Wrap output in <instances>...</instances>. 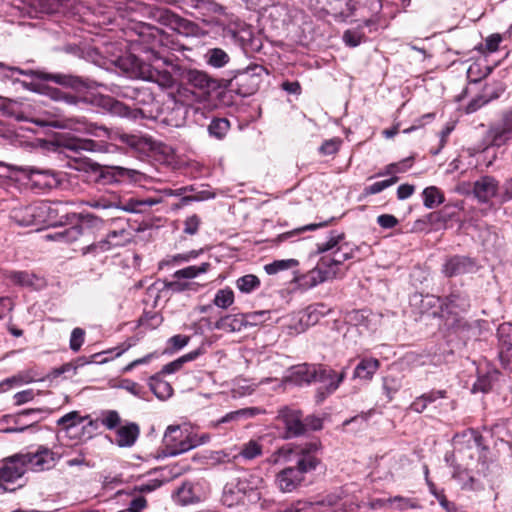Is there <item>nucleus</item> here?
<instances>
[{
	"label": "nucleus",
	"mask_w": 512,
	"mask_h": 512,
	"mask_svg": "<svg viewBox=\"0 0 512 512\" xmlns=\"http://www.w3.org/2000/svg\"><path fill=\"white\" fill-rule=\"evenodd\" d=\"M462 437H468V453L459 449L461 463H452V478L458 481L463 490H480L482 479L489 472V449L482 444V436L475 430H468Z\"/></svg>",
	"instance_id": "f257e3e1"
},
{
	"label": "nucleus",
	"mask_w": 512,
	"mask_h": 512,
	"mask_svg": "<svg viewBox=\"0 0 512 512\" xmlns=\"http://www.w3.org/2000/svg\"><path fill=\"white\" fill-rule=\"evenodd\" d=\"M321 445L318 442L307 443L304 446H284L274 453L269 461L278 463L283 461H294L296 467H287L277 475V484L284 492H291L296 489L304 480V474L315 470L320 463L316 456Z\"/></svg>",
	"instance_id": "f03ea898"
},
{
	"label": "nucleus",
	"mask_w": 512,
	"mask_h": 512,
	"mask_svg": "<svg viewBox=\"0 0 512 512\" xmlns=\"http://www.w3.org/2000/svg\"><path fill=\"white\" fill-rule=\"evenodd\" d=\"M345 234L333 230L329 238L324 243L317 244V254L331 252V255H324L322 258L329 267L336 272L338 276L340 266L347 260L354 257V248L348 242H345Z\"/></svg>",
	"instance_id": "7ed1b4c3"
},
{
	"label": "nucleus",
	"mask_w": 512,
	"mask_h": 512,
	"mask_svg": "<svg viewBox=\"0 0 512 512\" xmlns=\"http://www.w3.org/2000/svg\"><path fill=\"white\" fill-rule=\"evenodd\" d=\"M148 61L147 67L144 68L143 80L154 82L162 88H171L175 84V79L171 71L163 68V66H170L173 72H180L181 67L173 64L169 58L162 57L159 52L149 49L146 51Z\"/></svg>",
	"instance_id": "20e7f679"
},
{
	"label": "nucleus",
	"mask_w": 512,
	"mask_h": 512,
	"mask_svg": "<svg viewBox=\"0 0 512 512\" xmlns=\"http://www.w3.org/2000/svg\"><path fill=\"white\" fill-rule=\"evenodd\" d=\"M27 470L22 453L4 458L0 464V492H12L23 486Z\"/></svg>",
	"instance_id": "39448f33"
},
{
	"label": "nucleus",
	"mask_w": 512,
	"mask_h": 512,
	"mask_svg": "<svg viewBox=\"0 0 512 512\" xmlns=\"http://www.w3.org/2000/svg\"><path fill=\"white\" fill-rule=\"evenodd\" d=\"M152 100V93L146 88H141L139 89V96L137 97L133 107H129L128 105L109 96L101 97L99 104L116 116L138 119L144 117V112L141 109V106L150 103Z\"/></svg>",
	"instance_id": "423d86ee"
},
{
	"label": "nucleus",
	"mask_w": 512,
	"mask_h": 512,
	"mask_svg": "<svg viewBox=\"0 0 512 512\" xmlns=\"http://www.w3.org/2000/svg\"><path fill=\"white\" fill-rule=\"evenodd\" d=\"M23 75L31 78H37L43 81H52L58 85L64 87H70L73 89H79L82 87H86L87 84L85 80L81 77L74 76L71 74L64 73H47L43 71H36L32 69L24 70L15 66L11 67V74H9V80L13 82H17L18 78L15 75Z\"/></svg>",
	"instance_id": "0eeeda50"
},
{
	"label": "nucleus",
	"mask_w": 512,
	"mask_h": 512,
	"mask_svg": "<svg viewBox=\"0 0 512 512\" xmlns=\"http://www.w3.org/2000/svg\"><path fill=\"white\" fill-rule=\"evenodd\" d=\"M164 457L177 456L196 447L198 443L186 435L180 426L170 425L167 427L163 437Z\"/></svg>",
	"instance_id": "6e6552de"
},
{
	"label": "nucleus",
	"mask_w": 512,
	"mask_h": 512,
	"mask_svg": "<svg viewBox=\"0 0 512 512\" xmlns=\"http://www.w3.org/2000/svg\"><path fill=\"white\" fill-rule=\"evenodd\" d=\"M144 9L146 11L147 16L150 19L164 26H167L175 31L189 32L192 30L193 23L191 21L180 17L179 15H177L176 13L167 8L157 6H146Z\"/></svg>",
	"instance_id": "1a4fd4ad"
},
{
	"label": "nucleus",
	"mask_w": 512,
	"mask_h": 512,
	"mask_svg": "<svg viewBox=\"0 0 512 512\" xmlns=\"http://www.w3.org/2000/svg\"><path fill=\"white\" fill-rule=\"evenodd\" d=\"M336 272L321 257L317 265L305 274L294 277V281L303 289H311L325 281L336 278Z\"/></svg>",
	"instance_id": "9d476101"
},
{
	"label": "nucleus",
	"mask_w": 512,
	"mask_h": 512,
	"mask_svg": "<svg viewBox=\"0 0 512 512\" xmlns=\"http://www.w3.org/2000/svg\"><path fill=\"white\" fill-rule=\"evenodd\" d=\"M28 469L41 472L53 468L56 464V454L45 446H39L33 452L22 453Z\"/></svg>",
	"instance_id": "9b49d317"
},
{
	"label": "nucleus",
	"mask_w": 512,
	"mask_h": 512,
	"mask_svg": "<svg viewBox=\"0 0 512 512\" xmlns=\"http://www.w3.org/2000/svg\"><path fill=\"white\" fill-rule=\"evenodd\" d=\"M180 76L186 84L198 89L204 94H210L218 88L217 80L201 70L181 69Z\"/></svg>",
	"instance_id": "f8f14e48"
},
{
	"label": "nucleus",
	"mask_w": 512,
	"mask_h": 512,
	"mask_svg": "<svg viewBox=\"0 0 512 512\" xmlns=\"http://www.w3.org/2000/svg\"><path fill=\"white\" fill-rule=\"evenodd\" d=\"M43 204L20 205L10 211V218L19 226H31L44 221Z\"/></svg>",
	"instance_id": "ddd939ff"
},
{
	"label": "nucleus",
	"mask_w": 512,
	"mask_h": 512,
	"mask_svg": "<svg viewBox=\"0 0 512 512\" xmlns=\"http://www.w3.org/2000/svg\"><path fill=\"white\" fill-rule=\"evenodd\" d=\"M84 130L87 134L96 138H103L112 141L119 140L120 142L130 147H138L140 142L139 138L135 135L121 133L119 131L109 129L105 126H100L95 123H85Z\"/></svg>",
	"instance_id": "4468645a"
},
{
	"label": "nucleus",
	"mask_w": 512,
	"mask_h": 512,
	"mask_svg": "<svg viewBox=\"0 0 512 512\" xmlns=\"http://www.w3.org/2000/svg\"><path fill=\"white\" fill-rule=\"evenodd\" d=\"M44 410L41 408L25 409L15 415H6L4 418L7 423H13L14 426L9 427L5 430L8 433L23 432L29 427L36 424Z\"/></svg>",
	"instance_id": "2eb2a0df"
},
{
	"label": "nucleus",
	"mask_w": 512,
	"mask_h": 512,
	"mask_svg": "<svg viewBox=\"0 0 512 512\" xmlns=\"http://www.w3.org/2000/svg\"><path fill=\"white\" fill-rule=\"evenodd\" d=\"M499 358L502 365L512 371V324L502 323L497 329Z\"/></svg>",
	"instance_id": "dca6fc26"
},
{
	"label": "nucleus",
	"mask_w": 512,
	"mask_h": 512,
	"mask_svg": "<svg viewBox=\"0 0 512 512\" xmlns=\"http://www.w3.org/2000/svg\"><path fill=\"white\" fill-rule=\"evenodd\" d=\"M256 321V313L227 315L216 322V328L225 332H240L252 327Z\"/></svg>",
	"instance_id": "f3484780"
},
{
	"label": "nucleus",
	"mask_w": 512,
	"mask_h": 512,
	"mask_svg": "<svg viewBox=\"0 0 512 512\" xmlns=\"http://www.w3.org/2000/svg\"><path fill=\"white\" fill-rule=\"evenodd\" d=\"M498 191L499 181L490 175L481 176L473 183V194L482 204L489 203L497 196Z\"/></svg>",
	"instance_id": "a211bd4d"
},
{
	"label": "nucleus",
	"mask_w": 512,
	"mask_h": 512,
	"mask_svg": "<svg viewBox=\"0 0 512 512\" xmlns=\"http://www.w3.org/2000/svg\"><path fill=\"white\" fill-rule=\"evenodd\" d=\"M29 180L32 187L37 189H47L55 187L58 183L56 174L49 169H41L37 167H25L22 169Z\"/></svg>",
	"instance_id": "6ab92c4d"
},
{
	"label": "nucleus",
	"mask_w": 512,
	"mask_h": 512,
	"mask_svg": "<svg viewBox=\"0 0 512 512\" xmlns=\"http://www.w3.org/2000/svg\"><path fill=\"white\" fill-rule=\"evenodd\" d=\"M447 398L448 391L446 389H431L414 398L408 406V410L422 414L429 406L435 405L439 400Z\"/></svg>",
	"instance_id": "aec40b11"
},
{
	"label": "nucleus",
	"mask_w": 512,
	"mask_h": 512,
	"mask_svg": "<svg viewBox=\"0 0 512 512\" xmlns=\"http://www.w3.org/2000/svg\"><path fill=\"white\" fill-rule=\"evenodd\" d=\"M280 417L289 437L304 435V418L301 410L285 407L280 411Z\"/></svg>",
	"instance_id": "412c9836"
},
{
	"label": "nucleus",
	"mask_w": 512,
	"mask_h": 512,
	"mask_svg": "<svg viewBox=\"0 0 512 512\" xmlns=\"http://www.w3.org/2000/svg\"><path fill=\"white\" fill-rule=\"evenodd\" d=\"M475 267L476 262L474 259L467 256L455 255L445 261L442 272L446 277L451 278L469 273L473 271Z\"/></svg>",
	"instance_id": "4be33fe9"
},
{
	"label": "nucleus",
	"mask_w": 512,
	"mask_h": 512,
	"mask_svg": "<svg viewBox=\"0 0 512 512\" xmlns=\"http://www.w3.org/2000/svg\"><path fill=\"white\" fill-rule=\"evenodd\" d=\"M436 300L440 303L442 313L458 314L470 307L468 296L459 291H453L443 298L437 297Z\"/></svg>",
	"instance_id": "5701e85b"
},
{
	"label": "nucleus",
	"mask_w": 512,
	"mask_h": 512,
	"mask_svg": "<svg viewBox=\"0 0 512 512\" xmlns=\"http://www.w3.org/2000/svg\"><path fill=\"white\" fill-rule=\"evenodd\" d=\"M115 64L128 77L142 80L144 78V68L148 65L146 61L139 59L133 54L120 56Z\"/></svg>",
	"instance_id": "b1692460"
},
{
	"label": "nucleus",
	"mask_w": 512,
	"mask_h": 512,
	"mask_svg": "<svg viewBox=\"0 0 512 512\" xmlns=\"http://www.w3.org/2000/svg\"><path fill=\"white\" fill-rule=\"evenodd\" d=\"M488 137L492 146L501 147L512 139V114L490 127Z\"/></svg>",
	"instance_id": "393cba45"
},
{
	"label": "nucleus",
	"mask_w": 512,
	"mask_h": 512,
	"mask_svg": "<svg viewBox=\"0 0 512 512\" xmlns=\"http://www.w3.org/2000/svg\"><path fill=\"white\" fill-rule=\"evenodd\" d=\"M346 377V372L343 370L340 373L336 372L331 368H325L321 365H316V377L315 382H320L326 385L328 393H332L337 390L339 385Z\"/></svg>",
	"instance_id": "a878e982"
},
{
	"label": "nucleus",
	"mask_w": 512,
	"mask_h": 512,
	"mask_svg": "<svg viewBox=\"0 0 512 512\" xmlns=\"http://www.w3.org/2000/svg\"><path fill=\"white\" fill-rule=\"evenodd\" d=\"M62 147L72 154H80L82 151L99 152L104 150L102 142H96L91 139L71 138L63 140Z\"/></svg>",
	"instance_id": "bb28decb"
},
{
	"label": "nucleus",
	"mask_w": 512,
	"mask_h": 512,
	"mask_svg": "<svg viewBox=\"0 0 512 512\" xmlns=\"http://www.w3.org/2000/svg\"><path fill=\"white\" fill-rule=\"evenodd\" d=\"M140 434V427L135 422H126L116 430L115 443L119 447H131L135 444Z\"/></svg>",
	"instance_id": "cd10ccee"
},
{
	"label": "nucleus",
	"mask_w": 512,
	"mask_h": 512,
	"mask_svg": "<svg viewBox=\"0 0 512 512\" xmlns=\"http://www.w3.org/2000/svg\"><path fill=\"white\" fill-rule=\"evenodd\" d=\"M316 365L301 364L293 367L287 380L297 386L309 385L315 382Z\"/></svg>",
	"instance_id": "c85d7f7f"
},
{
	"label": "nucleus",
	"mask_w": 512,
	"mask_h": 512,
	"mask_svg": "<svg viewBox=\"0 0 512 512\" xmlns=\"http://www.w3.org/2000/svg\"><path fill=\"white\" fill-rule=\"evenodd\" d=\"M175 501L181 505L199 502L201 499L200 487L193 482H184L175 492Z\"/></svg>",
	"instance_id": "c756f323"
},
{
	"label": "nucleus",
	"mask_w": 512,
	"mask_h": 512,
	"mask_svg": "<svg viewBox=\"0 0 512 512\" xmlns=\"http://www.w3.org/2000/svg\"><path fill=\"white\" fill-rule=\"evenodd\" d=\"M230 32L234 40L239 43L244 52L248 53L249 48L253 45V27L245 23H239L236 24L234 28H231Z\"/></svg>",
	"instance_id": "7c9ffc66"
},
{
	"label": "nucleus",
	"mask_w": 512,
	"mask_h": 512,
	"mask_svg": "<svg viewBox=\"0 0 512 512\" xmlns=\"http://www.w3.org/2000/svg\"><path fill=\"white\" fill-rule=\"evenodd\" d=\"M384 504L400 512L422 509V505L417 498L404 497L401 495L388 498L385 500Z\"/></svg>",
	"instance_id": "2f4dec72"
},
{
	"label": "nucleus",
	"mask_w": 512,
	"mask_h": 512,
	"mask_svg": "<svg viewBox=\"0 0 512 512\" xmlns=\"http://www.w3.org/2000/svg\"><path fill=\"white\" fill-rule=\"evenodd\" d=\"M380 367V362L376 358L362 359L354 370V378L371 380Z\"/></svg>",
	"instance_id": "473e14b6"
},
{
	"label": "nucleus",
	"mask_w": 512,
	"mask_h": 512,
	"mask_svg": "<svg viewBox=\"0 0 512 512\" xmlns=\"http://www.w3.org/2000/svg\"><path fill=\"white\" fill-rule=\"evenodd\" d=\"M230 483L237 484L236 489L240 490L245 498L249 497V495L253 493L256 488L254 474L246 470L239 471L237 477Z\"/></svg>",
	"instance_id": "72a5a7b5"
},
{
	"label": "nucleus",
	"mask_w": 512,
	"mask_h": 512,
	"mask_svg": "<svg viewBox=\"0 0 512 512\" xmlns=\"http://www.w3.org/2000/svg\"><path fill=\"white\" fill-rule=\"evenodd\" d=\"M82 233H83L82 227L79 225H74V226L64 229L63 231L47 234L46 238L48 240L61 242V243H73L80 238Z\"/></svg>",
	"instance_id": "f704fd0d"
},
{
	"label": "nucleus",
	"mask_w": 512,
	"mask_h": 512,
	"mask_svg": "<svg viewBox=\"0 0 512 512\" xmlns=\"http://www.w3.org/2000/svg\"><path fill=\"white\" fill-rule=\"evenodd\" d=\"M71 0H32V5L39 8L40 12L52 14L64 12L69 7Z\"/></svg>",
	"instance_id": "c9c22d12"
},
{
	"label": "nucleus",
	"mask_w": 512,
	"mask_h": 512,
	"mask_svg": "<svg viewBox=\"0 0 512 512\" xmlns=\"http://www.w3.org/2000/svg\"><path fill=\"white\" fill-rule=\"evenodd\" d=\"M237 484H231L228 482L223 489L222 494V503L227 507H233L238 504L245 503V497L240 492V490L236 489Z\"/></svg>",
	"instance_id": "e433bc0d"
},
{
	"label": "nucleus",
	"mask_w": 512,
	"mask_h": 512,
	"mask_svg": "<svg viewBox=\"0 0 512 512\" xmlns=\"http://www.w3.org/2000/svg\"><path fill=\"white\" fill-rule=\"evenodd\" d=\"M149 387L153 394L160 400L169 398L173 393L171 385L168 382L160 379L159 375L150 377Z\"/></svg>",
	"instance_id": "4c0bfd02"
},
{
	"label": "nucleus",
	"mask_w": 512,
	"mask_h": 512,
	"mask_svg": "<svg viewBox=\"0 0 512 512\" xmlns=\"http://www.w3.org/2000/svg\"><path fill=\"white\" fill-rule=\"evenodd\" d=\"M107 173L111 174V176L115 179V181H121L123 179H128L133 182H139L143 174L134 169H128L121 166H110L107 167Z\"/></svg>",
	"instance_id": "58836bf2"
},
{
	"label": "nucleus",
	"mask_w": 512,
	"mask_h": 512,
	"mask_svg": "<svg viewBox=\"0 0 512 512\" xmlns=\"http://www.w3.org/2000/svg\"><path fill=\"white\" fill-rule=\"evenodd\" d=\"M157 203L156 200L153 199H136V198H130L126 202H122L119 199V205H117L115 208L123 210L125 212L130 213H140L142 212V207H151Z\"/></svg>",
	"instance_id": "ea45409f"
},
{
	"label": "nucleus",
	"mask_w": 512,
	"mask_h": 512,
	"mask_svg": "<svg viewBox=\"0 0 512 512\" xmlns=\"http://www.w3.org/2000/svg\"><path fill=\"white\" fill-rule=\"evenodd\" d=\"M334 220V218H331L329 220H325V221H321L319 223H313V224H308V225H305L303 227H300V228H296L294 230H291V231H288V232H285V233H282V234H279L277 236V238L275 240H273V242L275 243H280V242H283V241H287V240H290L292 238H294L295 236H298L300 233L302 232H305V231H313V230H316L318 228H322V227H326L328 226L332 221Z\"/></svg>",
	"instance_id": "a19ab883"
},
{
	"label": "nucleus",
	"mask_w": 512,
	"mask_h": 512,
	"mask_svg": "<svg viewBox=\"0 0 512 512\" xmlns=\"http://www.w3.org/2000/svg\"><path fill=\"white\" fill-rule=\"evenodd\" d=\"M422 196L424 206L429 209L442 204L445 200L444 194L436 186L426 187L422 192Z\"/></svg>",
	"instance_id": "79ce46f5"
},
{
	"label": "nucleus",
	"mask_w": 512,
	"mask_h": 512,
	"mask_svg": "<svg viewBox=\"0 0 512 512\" xmlns=\"http://www.w3.org/2000/svg\"><path fill=\"white\" fill-rule=\"evenodd\" d=\"M6 278L14 284L24 287H34L36 286V281L39 280L34 274L26 271H10L7 273Z\"/></svg>",
	"instance_id": "37998d69"
},
{
	"label": "nucleus",
	"mask_w": 512,
	"mask_h": 512,
	"mask_svg": "<svg viewBox=\"0 0 512 512\" xmlns=\"http://www.w3.org/2000/svg\"><path fill=\"white\" fill-rule=\"evenodd\" d=\"M205 59L208 65L214 68H222L229 62L230 57L223 49L212 48L205 54Z\"/></svg>",
	"instance_id": "c03bdc74"
},
{
	"label": "nucleus",
	"mask_w": 512,
	"mask_h": 512,
	"mask_svg": "<svg viewBox=\"0 0 512 512\" xmlns=\"http://www.w3.org/2000/svg\"><path fill=\"white\" fill-rule=\"evenodd\" d=\"M37 373H35L34 370H26L21 371L17 375L7 378L4 381L0 383V388L4 390V386L11 387L13 384L15 385H22V384H29L31 382H34L37 380Z\"/></svg>",
	"instance_id": "a18cd8bd"
},
{
	"label": "nucleus",
	"mask_w": 512,
	"mask_h": 512,
	"mask_svg": "<svg viewBox=\"0 0 512 512\" xmlns=\"http://www.w3.org/2000/svg\"><path fill=\"white\" fill-rule=\"evenodd\" d=\"M413 164V158H405L399 162L390 163L385 166L384 170L377 174V177L390 175L391 177L397 176L399 173L406 172Z\"/></svg>",
	"instance_id": "49530a36"
},
{
	"label": "nucleus",
	"mask_w": 512,
	"mask_h": 512,
	"mask_svg": "<svg viewBox=\"0 0 512 512\" xmlns=\"http://www.w3.org/2000/svg\"><path fill=\"white\" fill-rule=\"evenodd\" d=\"M402 387L401 379L392 375L383 378L382 389L388 402H391Z\"/></svg>",
	"instance_id": "de8ad7c7"
},
{
	"label": "nucleus",
	"mask_w": 512,
	"mask_h": 512,
	"mask_svg": "<svg viewBox=\"0 0 512 512\" xmlns=\"http://www.w3.org/2000/svg\"><path fill=\"white\" fill-rule=\"evenodd\" d=\"M230 128V123L226 118H215L208 126L209 135L216 139H223Z\"/></svg>",
	"instance_id": "09e8293b"
},
{
	"label": "nucleus",
	"mask_w": 512,
	"mask_h": 512,
	"mask_svg": "<svg viewBox=\"0 0 512 512\" xmlns=\"http://www.w3.org/2000/svg\"><path fill=\"white\" fill-rule=\"evenodd\" d=\"M210 263L204 262L199 266H188L183 269L177 270L174 273V277L181 279H192L197 277L199 274L206 273L210 268Z\"/></svg>",
	"instance_id": "8fccbe9b"
},
{
	"label": "nucleus",
	"mask_w": 512,
	"mask_h": 512,
	"mask_svg": "<svg viewBox=\"0 0 512 512\" xmlns=\"http://www.w3.org/2000/svg\"><path fill=\"white\" fill-rule=\"evenodd\" d=\"M298 265L299 262L296 259L275 260L270 264H266L264 270L268 275H274L280 271L288 270Z\"/></svg>",
	"instance_id": "3c124183"
},
{
	"label": "nucleus",
	"mask_w": 512,
	"mask_h": 512,
	"mask_svg": "<svg viewBox=\"0 0 512 512\" xmlns=\"http://www.w3.org/2000/svg\"><path fill=\"white\" fill-rule=\"evenodd\" d=\"M343 144V140L340 137H334L323 141L318 148V153L321 156H332L334 157L340 150Z\"/></svg>",
	"instance_id": "603ef678"
},
{
	"label": "nucleus",
	"mask_w": 512,
	"mask_h": 512,
	"mask_svg": "<svg viewBox=\"0 0 512 512\" xmlns=\"http://www.w3.org/2000/svg\"><path fill=\"white\" fill-rule=\"evenodd\" d=\"M99 421L108 430H114L121 425V417L116 410H103L100 413Z\"/></svg>",
	"instance_id": "864d4df0"
},
{
	"label": "nucleus",
	"mask_w": 512,
	"mask_h": 512,
	"mask_svg": "<svg viewBox=\"0 0 512 512\" xmlns=\"http://www.w3.org/2000/svg\"><path fill=\"white\" fill-rule=\"evenodd\" d=\"M86 205L94 209H111L119 205V198L117 196H101L86 201Z\"/></svg>",
	"instance_id": "5fc2aeb1"
},
{
	"label": "nucleus",
	"mask_w": 512,
	"mask_h": 512,
	"mask_svg": "<svg viewBox=\"0 0 512 512\" xmlns=\"http://www.w3.org/2000/svg\"><path fill=\"white\" fill-rule=\"evenodd\" d=\"M399 180L398 176L390 177L389 179H385L382 181L375 182L369 186H366L363 190L364 196L374 195L382 192L386 188L394 185Z\"/></svg>",
	"instance_id": "6e6d98bb"
},
{
	"label": "nucleus",
	"mask_w": 512,
	"mask_h": 512,
	"mask_svg": "<svg viewBox=\"0 0 512 512\" xmlns=\"http://www.w3.org/2000/svg\"><path fill=\"white\" fill-rule=\"evenodd\" d=\"M113 248H114L113 245L111 244L110 240L106 236L104 239H101L98 242L92 243V244L84 247L82 249V253L84 255H86V254L97 255V254H100V253L107 252V251H109V250H111Z\"/></svg>",
	"instance_id": "4d7b16f0"
},
{
	"label": "nucleus",
	"mask_w": 512,
	"mask_h": 512,
	"mask_svg": "<svg viewBox=\"0 0 512 512\" xmlns=\"http://www.w3.org/2000/svg\"><path fill=\"white\" fill-rule=\"evenodd\" d=\"M214 304L219 308H228L234 302V293L231 289H220L214 297Z\"/></svg>",
	"instance_id": "13d9d810"
},
{
	"label": "nucleus",
	"mask_w": 512,
	"mask_h": 512,
	"mask_svg": "<svg viewBox=\"0 0 512 512\" xmlns=\"http://www.w3.org/2000/svg\"><path fill=\"white\" fill-rule=\"evenodd\" d=\"M120 387L140 399L148 400L147 391L142 385L138 384L137 382H134L129 379H124L121 381Z\"/></svg>",
	"instance_id": "bf43d9fd"
},
{
	"label": "nucleus",
	"mask_w": 512,
	"mask_h": 512,
	"mask_svg": "<svg viewBox=\"0 0 512 512\" xmlns=\"http://www.w3.org/2000/svg\"><path fill=\"white\" fill-rule=\"evenodd\" d=\"M493 386V376L491 373L479 375L476 382L473 384L472 392L488 393Z\"/></svg>",
	"instance_id": "052dcab7"
},
{
	"label": "nucleus",
	"mask_w": 512,
	"mask_h": 512,
	"mask_svg": "<svg viewBox=\"0 0 512 512\" xmlns=\"http://www.w3.org/2000/svg\"><path fill=\"white\" fill-rule=\"evenodd\" d=\"M255 413L254 408H245V409H239L236 411H232L227 413L225 416H223L221 419L216 421L214 423L215 426H218L220 424L229 423L238 420L242 416H252Z\"/></svg>",
	"instance_id": "680f3d73"
},
{
	"label": "nucleus",
	"mask_w": 512,
	"mask_h": 512,
	"mask_svg": "<svg viewBox=\"0 0 512 512\" xmlns=\"http://www.w3.org/2000/svg\"><path fill=\"white\" fill-rule=\"evenodd\" d=\"M82 420L83 419L77 411H72L59 418L57 424L62 426L64 429L69 430L82 422Z\"/></svg>",
	"instance_id": "e2e57ef3"
},
{
	"label": "nucleus",
	"mask_w": 512,
	"mask_h": 512,
	"mask_svg": "<svg viewBox=\"0 0 512 512\" xmlns=\"http://www.w3.org/2000/svg\"><path fill=\"white\" fill-rule=\"evenodd\" d=\"M365 35L359 30H346L343 34V41L349 47H356L362 43Z\"/></svg>",
	"instance_id": "0e129e2a"
},
{
	"label": "nucleus",
	"mask_w": 512,
	"mask_h": 512,
	"mask_svg": "<svg viewBox=\"0 0 512 512\" xmlns=\"http://www.w3.org/2000/svg\"><path fill=\"white\" fill-rule=\"evenodd\" d=\"M113 247H120L129 241V233L125 229L113 230L107 234Z\"/></svg>",
	"instance_id": "69168bd1"
},
{
	"label": "nucleus",
	"mask_w": 512,
	"mask_h": 512,
	"mask_svg": "<svg viewBox=\"0 0 512 512\" xmlns=\"http://www.w3.org/2000/svg\"><path fill=\"white\" fill-rule=\"evenodd\" d=\"M85 331L82 328H74L71 332L69 346L70 349L77 352L84 343Z\"/></svg>",
	"instance_id": "338daca9"
},
{
	"label": "nucleus",
	"mask_w": 512,
	"mask_h": 512,
	"mask_svg": "<svg viewBox=\"0 0 512 512\" xmlns=\"http://www.w3.org/2000/svg\"><path fill=\"white\" fill-rule=\"evenodd\" d=\"M256 287V276L249 274L245 275L237 280V288L242 293H250Z\"/></svg>",
	"instance_id": "774afa93"
}]
</instances>
